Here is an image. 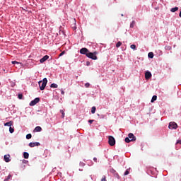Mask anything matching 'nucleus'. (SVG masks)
<instances>
[{"label": "nucleus", "instance_id": "f257e3e1", "mask_svg": "<svg viewBox=\"0 0 181 181\" xmlns=\"http://www.w3.org/2000/svg\"><path fill=\"white\" fill-rule=\"evenodd\" d=\"M38 84L41 90H45V88H46V85L47 84V78H44L42 81L38 82Z\"/></svg>", "mask_w": 181, "mask_h": 181}, {"label": "nucleus", "instance_id": "f03ea898", "mask_svg": "<svg viewBox=\"0 0 181 181\" xmlns=\"http://www.w3.org/2000/svg\"><path fill=\"white\" fill-rule=\"evenodd\" d=\"M86 57H88V59H92V60H97V52H88V54H86Z\"/></svg>", "mask_w": 181, "mask_h": 181}, {"label": "nucleus", "instance_id": "7ed1b4c3", "mask_svg": "<svg viewBox=\"0 0 181 181\" xmlns=\"http://www.w3.org/2000/svg\"><path fill=\"white\" fill-rule=\"evenodd\" d=\"M108 144L110 146H114L115 145V139L112 136H109Z\"/></svg>", "mask_w": 181, "mask_h": 181}, {"label": "nucleus", "instance_id": "20e7f679", "mask_svg": "<svg viewBox=\"0 0 181 181\" xmlns=\"http://www.w3.org/2000/svg\"><path fill=\"white\" fill-rule=\"evenodd\" d=\"M168 128L169 129H176L177 128V124L175 122H170Z\"/></svg>", "mask_w": 181, "mask_h": 181}, {"label": "nucleus", "instance_id": "39448f33", "mask_svg": "<svg viewBox=\"0 0 181 181\" xmlns=\"http://www.w3.org/2000/svg\"><path fill=\"white\" fill-rule=\"evenodd\" d=\"M39 101H40V98H36L35 100H32L30 103V107H33V105H36V104H37V103H39Z\"/></svg>", "mask_w": 181, "mask_h": 181}, {"label": "nucleus", "instance_id": "423d86ee", "mask_svg": "<svg viewBox=\"0 0 181 181\" xmlns=\"http://www.w3.org/2000/svg\"><path fill=\"white\" fill-rule=\"evenodd\" d=\"M110 173H112L113 176H115V177H117V179H119V175H118V173H117V171L115 170H114V168H111L110 170Z\"/></svg>", "mask_w": 181, "mask_h": 181}, {"label": "nucleus", "instance_id": "0eeeda50", "mask_svg": "<svg viewBox=\"0 0 181 181\" xmlns=\"http://www.w3.org/2000/svg\"><path fill=\"white\" fill-rule=\"evenodd\" d=\"M89 52L90 51L87 48H82L80 49L81 54H86V56L88 54Z\"/></svg>", "mask_w": 181, "mask_h": 181}, {"label": "nucleus", "instance_id": "6e6552de", "mask_svg": "<svg viewBox=\"0 0 181 181\" xmlns=\"http://www.w3.org/2000/svg\"><path fill=\"white\" fill-rule=\"evenodd\" d=\"M30 148H35V146H40V143L39 142H30L29 144Z\"/></svg>", "mask_w": 181, "mask_h": 181}, {"label": "nucleus", "instance_id": "1a4fd4ad", "mask_svg": "<svg viewBox=\"0 0 181 181\" xmlns=\"http://www.w3.org/2000/svg\"><path fill=\"white\" fill-rule=\"evenodd\" d=\"M128 136H129V139L132 141V142L136 141V137L134 135V134L129 133Z\"/></svg>", "mask_w": 181, "mask_h": 181}, {"label": "nucleus", "instance_id": "9d476101", "mask_svg": "<svg viewBox=\"0 0 181 181\" xmlns=\"http://www.w3.org/2000/svg\"><path fill=\"white\" fill-rule=\"evenodd\" d=\"M151 77H152V74H151V72H149V71H146L145 73V78H146V80H149V78H151Z\"/></svg>", "mask_w": 181, "mask_h": 181}, {"label": "nucleus", "instance_id": "9b49d317", "mask_svg": "<svg viewBox=\"0 0 181 181\" xmlns=\"http://www.w3.org/2000/svg\"><path fill=\"white\" fill-rule=\"evenodd\" d=\"M49 59V56L48 55H45L40 60V63H45V62H46V60H47Z\"/></svg>", "mask_w": 181, "mask_h": 181}, {"label": "nucleus", "instance_id": "f8f14e48", "mask_svg": "<svg viewBox=\"0 0 181 181\" xmlns=\"http://www.w3.org/2000/svg\"><path fill=\"white\" fill-rule=\"evenodd\" d=\"M4 159L5 160V162L8 163L11 160V155L8 154V155H5L4 157Z\"/></svg>", "mask_w": 181, "mask_h": 181}, {"label": "nucleus", "instance_id": "ddd939ff", "mask_svg": "<svg viewBox=\"0 0 181 181\" xmlns=\"http://www.w3.org/2000/svg\"><path fill=\"white\" fill-rule=\"evenodd\" d=\"M34 132H42V127L40 126H37L34 129Z\"/></svg>", "mask_w": 181, "mask_h": 181}, {"label": "nucleus", "instance_id": "4468645a", "mask_svg": "<svg viewBox=\"0 0 181 181\" xmlns=\"http://www.w3.org/2000/svg\"><path fill=\"white\" fill-rule=\"evenodd\" d=\"M13 124V122L10 121L8 122H6L4 124V127H12V124Z\"/></svg>", "mask_w": 181, "mask_h": 181}, {"label": "nucleus", "instance_id": "2eb2a0df", "mask_svg": "<svg viewBox=\"0 0 181 181\" xmlns=\"http://www.w3.org/2000/svg\"><path fill=\"white\" fill-rule=\"evenodd\" d=\"M23 156L25 159H29V153L28 152H24L23 153Z\"/></svg>", "mask_w": 181, "mask_h": 181}, {"label": "nucleus", "instance_id": "dca6fc26", "mask_svg": "<svg viewBox=\"0 0 181 181\" xmlns=\"http://www.w3.org/2000/svg\"><path fill=\"white\" fill-rule=\"evenodd\" d=\"M157 98H158V96L153 95V96L152 97V99H151V103H155V101H156Z\"/></svg>", "mask_w": 181, "mask_h": 181}, {"label": "nucleus", "instance_id": "f3484780", "mask_svg": "<svg viewBox=\"0 0 181 181\" xmlns=\"http://www.w3.org/2000/svg\"><path fill=\"white\" fill-rule=\"evenodd\" d=\"M176 11H179V7H175L170 9L171 12H176Z\"/></svg>", "mask_w": 181, "mask_h": 181}, {"label": "nucleus", "instance_id": "a211bd4d", "mask_svg": "<svg viewBox=\"0 0 181 181\" xmlns=\"http://www.w3.org/2000/svg\"><path fill=\"white\" fill-rule=\"evenodd\" d=\"M51 88H57V87H59V86L56 83H52L50 86Z\"/></svg>", "mask_w": 181, "mask_h": 181}, {"label": "nucleus", "instance_id": "6ab92c4d", "mask_svg": "<svg viewBox=\"0 0 181 181\" xmlns=\"http://www.w3.org/2000/svg\"><path fill=\"white\" fill-rule=\"evenodd\" d=\"M148 56L149 59H153V52H149Z\"/></svg>", "mask_w": 181, "mask_h": 181}, {"label": "nucleus", "instance_id": "aec40b11", "mask_svg": "<svg viewBox=\"0 0 181 181\" xmlns=\"http://www.w3.org/2000/svg\"><path fill=\"white\" fill-rule=\"evenodd\" d=\"M95 110H96L95 106L92 107L91 113L92 114H95Z\"/></svg>", "mask_w": 181, "mask_h": 181}, {"label": "nucleus", "instance_id": "412c9836", "mask_svg": "<svg viewBox=\"0 0 181 181\" xmlns=\"http://www.w3.org/2000/svg\"><path fill=\"white\" fill-rule=\"evenodd\" d=\"M125 142H127V144H129V142H132V141L131 139H129V138L126 137Z\"/></svg>", "mask_w": 181, "mask_h": 181}, {"label": "nucleus", "instance_id": "4be33fe9", "mask_svg": "<svg viewBox=\"0 0 181 181\" xmlns=\"http://www.w3.org/2000/svg\"><path fill=\"white\" fill-rule=\"evenodd\" d=\"M135 26V21H133L130 24V28H134Z\"/></svg>", "mask_w": 181, "mask_h": 181}, {"label": "nucleus", "instance_id": "5701e85b", "mask_svg": "<svg viewBox=\"0 0 181 181\" xmlns=\"http://www.w3.org/2000/svg\"><path fill=\"white\" fill-rule=\"evenodd\" d=\"M122 42H121V41H119L117 44H116V47H120V46H122Z\"/></svg>", "mask_w": 181, "mask_h": 181}, {"label": "nucleus", "instance_id": "b1692460", "mask_svg": "<svg viewBox=\"0 0 181 181\" xmlns=\"http://www.w3.org/2000/svg\"><path fill=\"white\" fill-rule=\"evenodd\" d=\"M11 177H12V175H8L4 181H9V179H11Z\"/></svg>", "mask_w": 181, "mask_h": 181}, {"label": "nucleus", "instance_id": "393cba45", "mask_svg": "<svg viewBox=\"0 0 181 181\" xmlns=\"http://www.w3.org/2000/svg\"><path fill=\"white\" fill-rule=\"evenodd\" d=\"M15 129H13V128H12V127H10L9 128V132L10 134H13Z\"/></svg>", "mask_w": 181, "mask_h": 181}, {"label": "nucleus", "instance_id": "a878e982", "mask_svg": "<svg viewBox=\"0 0 181 181\" xmlns=\"http://www.w3.org/2000/svg\"><path fill=\"white\" fill-rule=\"evenodd\" d=\"M165 50H172V47H170V46H165Z\"/></svg>", "mask_w": 181, "mask_h": 181}, {"label": "nucleus", "instance_id": "bb28decb", "mask_svg": "<svg viewBox=\"0 0 181 181\" xmlns=\"http://www.w3.org/2000/svg\"><path fill=\"white\" fill-rule=\"evenodd\" d=\"M60 112H61V114H62V118H64V110H60Z\"/></svg>", "mask_w": 181, "mask_h": 181}, {"label": "nucleus", "instance_id": "cd10ccee", "mask_svg": "<svg viewBox=\"0 0 181 181\" xmlns=\"http://www.w3.org/2000/svg\"><path fill=\"white\" fill-rule=\"evenodd\" d=\"M32 138V134H28L26 135V139H30Z\"/></svg>", "mask_w": 181, "mask_h": 181}, {"label": "nucleus", "instance_id": "c85d7f7f", "mask_svg": "<svg viewBox=\"0 0 181 181\" xmlns=\"http://www.w3.org/2000/svg\"><path fill=\"white\" fill-rule=\"evenodd\" d=\"M130 47H131V49H133V50H135V49H136V45H132L130 46Z\"/></svg>", "mask_w": 181, "mask_h": 181}, {"label": "nucleus", "instance_id": "c756f323", "mask_svg": "<svg viewBox=\"0 0 181 181\" xmlns=\"http://www.w3.org/2000/svg\"><path fill=\"white\" fill-rule=\"evenodd\" d=\"M18 98L19 100H22V98H23V95L22 93L18 94Z\"/></svg>", "mask_w": 181, "mask_h": 181}, {"label": "nucleus", "instance_id": "7c9ffc66", "mask_svg": "<svg viewBox=\"0 0 181 181\" xmlns=\"http://www.w3.org/2000/svg\"><path fill=\"white\" fill-rule=\"evenodd\" d=\"M101 181H107V177H105V175H103L102 177Z\"/></svg>", "mask_w": 181, "mask_h": 181}, {"label": "nucleus", "instance_id": "2f4dec72", "mask_svg": "<svg viewBox=\"0 0 181 181\" xmlns=\"http://www.w3.org/2000/svg\"><path fill=\"white\" fill-rule=\"evenodd\" d=\"M129 175V170H127L125 172H124V176H127Z\"/></svg>", "mask_w": 181, "mask_h": 181}, {"label": "nucleus", "instance_id": "473e14b6", "mask_svg": "<svg viewBox=\"0 0 181 181\" xmlns=\"http://www.w3.org/2000/svg\"><path fill=\"white\" fill-rule=\"evenodd\" d=\"M65 53H66L65 51H63L62 52H61V53L59 54V57H62V56H63Z\"/></svg>", "mask_w": 181, "mask_h": 181}, {"label": "nucleus", "instance_id": "72a5a7b5", "mask_svg": "<svg viewBox=\"0 0 181 181\" xmlns=\"http://www.w3.org/2000/svg\"><path fill=\"white\" fill-rule=\"evenodd\" d=\"M85 87H86V88H88V87H90V83H86L85 84Z\"/></svg>", "mask_w": 181, "mask_h": 181}, {"label": "nucleus", "instance_id": "f704fd0d", "mask_svg": "<svg viewBox=\"0 0 181 181\" xmlns=\"http://www.w3.org/2000/svg\"><path fill=\"white\" fill-rule=\"evenodd\" d=\"M12 64H19V62H16V61H13L11 62Z\"/></svg>", "mask_w": 181, "mask_h": 181}, {"label": "nucleus", "instance_id": "c9c22d12", "mask_svg": "<svg viewBox=\"0 0 181 181\" xmlns=\"http://www.w3.org/2000/svg\"><path fill=\"white\" fill-rule=\"evenodd\" d=\"M72 29H73L74 30H76V29H77V27H76V25H74V26L72 27Z\"/></svg>", "mask_w": 181, "mask_h": 181}, {"label": "nucleus", "instance_id": "e433bc0d", "mask_svg": "<svg viewBox=\"0 0 181 181\" xmlns=\"http://www.w3.org/2000/svg\"><path fill=\"white\" fill-rule=\"evenodd\" d=\"M88 122H89V124H93V122H94V120H88Z\"/></svg>", "mask_w": 181, "mask_h": 181}, {"label": "nucleus", "instance_id": "4c0bfd02", "mask_svg": "<svg viewBox=\"0 0 181 181\" xmlns=\"http://www.w3.org/2000/svg\"><path fill=\"white\" fill-rule=\"evenodd\" d=\"M61 94H62V95H64V90H61Z\"/></svg>", "mask_w": 181, "mask_h": 181}, {"label": "nucleus", "instance_id": "58836bf2", "mask_svg": "<svg viewBox=\"0 0 181 181\" xmlns=\"http://www.w3.org/2000/svg\"><path fill=\"white\" fill-rule=\"evenodd\" d=\"M176 144H180V145H181V140L177 141V143H176Z\"/></svg>", "mask_w": 181, "mask_h": 181}, {"label": "nucleus", "instance_id": "ea45409f", "mask_svg": "<svg viewBox=\"0 0 181 181\" xmlns=\"http://www.w3.org/2000/svg\"><path fill=\"white\" fill-rule=\"evenodd\" d=\"M86 66H90V62H86Z\"/></svg>", "mask_w": 181, "mask_h": 181}, {"label": "nucleus", "instance_id": "a19ab883", "mask_svg": "<svg viewBox=\"0 0 181 181\" xmlns=\"http://www.w3.org/2000/svg\"><path fill=\"white\" fill-rule=\"evenodd\" d=\"M94 162H97V158H93Z\"/></svg>", "mask_w": 181, "mask_h": 181}]
</instances>
